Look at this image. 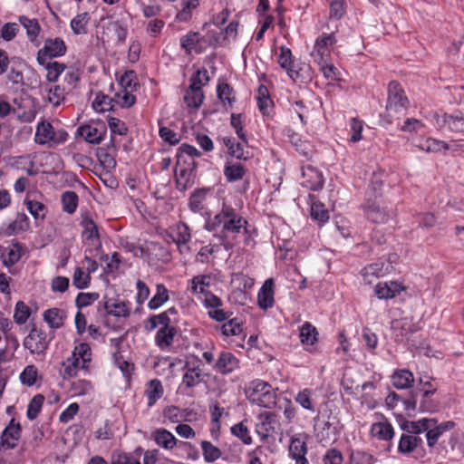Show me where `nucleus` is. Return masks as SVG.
Instances as JSON below:
<instances>
[{
  "label": "nucleus",
  "instance_id": "22",
  "mask_svg": "<svg viewBox=\"0 0 464 464\" xmlns=\"http://www.w3.org/2000/svg\"><path fill=\"white\" fill-rule=\"evenodd\" d=\"M440 122L447 125L451 131L464 135V114L462 112L444 113L440 118H437V123L440 125Z\"/></svg>",
  "mask_w": 464,
  "mask_h": 464
},
{
  "label": "nucleus",
  "instance_id": "47",
  "mask_svg": "<svg viewBox=\"0 0 464 464\" xmlns=\"http://www.w3.org/2000/svg\"><path fill=\"white\" fill-rule=\"evenodd\" d=\"M90 15L87 12L77 14L71 21V28L75 34H82L87 33V24Z\"/></svg>",
  "mask_w": 464,
  "mask_h": 464
},
{
  "label": "nucleus",
  "instance_id": "40",
  "mask_svg": "<svg viewBox=\"0 0 464 464\" xmlns=\"http://www.w3.org/2000/svg\"><path fill=\"white\" fill-rule=\"evenodd\" d=\"M246 169L241 163H228L225 166L224 175L227 181L234 182L243 179Z\"/></svg>",
  "mask_w": 464,
  "mask_h": 464
},
{
  "label": "nucleus",
  "instance_id": "61",
  "mask_svg": "<svg viewBox=\"0 0 464 464\" xmlns=\"http://www.w3.org/2000/svg\"><path fill=\"white\" fill-rule=\"evenodd\" d=\"M198 0H181V11L178 13L177 19L180 22H186L190 17V12L198 5Z\"/></svg>",
  "mask_w": 464,
  "mask_h": 464
},
{
  "label": "nucleus",
  "instance_id": "29",
  "mask_svg": "<svg viewBox=\"0 0 464 464\" xmlns=\"http://www.w3.org/2000/svg\"><path fill=\"white\" fill-rule=\"evenodd\" d=\"M392 382L397 389H409L414 382V376L411 372L402 369L397 370L392 376Z\"/></svg>",
  "mask_w": 464,
  "mask_h": 464
},
{
  "label": "nucleus",
  "instance_id": "9",
  "mask_svg": "<svg viewBox=\"0 0 464 464\" xmlns=\"http://www.w3.org/2000/svg\"><path fill=\"white\" fill-rule=\"evenodd\" d=\"M336 41L334 33H323L319 37H317L311 53L314 62L321 63L324 61V58H328L331 47L336 43Z\"/></svg>",
  "mask_w": 464,
  "mask_h": 464
},
{
  "label": "nucleus",
  "instance_id": "1",
  "mask_svg": "<svg viewBox=\"0 0 464 464\" xmlns=\"http://www.w3.org/2000/svg\"><path fill=\"white\" fill-rule=\"evenodd\" d=\"M247 220L239 215L235 208L223 204L219 213L206 224L208 231L218 232L214 236L219 240L226 250H231L241 236L249 234Z\"/></svg>",
  "mask_w": 464,
  "mask_h": 464
},
{
  "label": "nucleus",
  "instance_id": "14",
  "mask_svg": "<svg viewBox=\"0 0 464 464\" xmlns=\"http://www.w3.org/2000/svg\"><path fill=\"white\" fill-rule=\"evenodd\" d=\"M186 372L182 382L188 388L198 385L202 381L201 361L194 356L192 361H187L184 366Z\"/></svg>",
  "mask_w": 464,
  "mask_h": 464
},
{
  "label": "nucleus",
  "instance_id": "48",
  "mask_svg": "<svg viewBox=\"0 0 464 464\" xmlns=\"http://www.w3.org/2000/svg\"><path fill=\"white\" fill-rule=\"evenodd\" d=\"M71 358L78 359V363H80V360H82V366L84 368L86 366V363L90 362L92 360V352L90 345L86 343H82L79 345L75 346Z\"/></svg>",
  "mask_w": 464,
  "mask_h": 464
},
{
  "label": "nucleus",
  "instance_id": "34",
  "mask_svg": "<svg viewBox=\"0 0 464 464\" xmlns=\"http://www.w3.org/2000/svg\"><path fill=\"white\" fill-rule=\"evenodd\" d=\"M436 388L421 389L419 411L423 412H433L437 411L438 405L430 399L436 392Z\"/></svg>",
  "mask_w": 464,
  "mask_h": 464
},
{
  "label": "nucleus",
  "instance_id": "20",
  "mask_svg": "<svg viewBox=\"0 0 464 464\" xmlns=\"http://www.w3.org/2000/svg\"><path fill=\"white\" fill-rule=\"evenodd\" d=\"M404 290L405 287L397 281H390L377 284L374 293L379 299H392Z\"/></svg>",
  "mask_w": 464,
  "mask_h": 464
},
{
  "label": "nucleus",
  "instance_id": "42",
  "mask_svg": "<svg viewBox=\"0 0 464 464\" xmlns=\"http://www.w3.org/2000/svg\"><path fill=\"white\" fill-rule=\"evenodd\" d=\"M208 193V189L200 188L194 191L188 201L189 208L193 212H201L205 208V200Z\"/></svg>",
  "mask_w": 464,
  "mask_h": 464
},
{
  "label": "nucleus",
  "instance_id": "18",
  "mask_svg": "<svg viewBox=\"0 0 464 464\" xmlns=\"http://www.w3.org/2000/svg\"><path fill=\"white\" fill-rule=\"evenodd\" d=\"M302 175L304 180L303 186L310 190H319L324 186V178L322 172L311 165L304 166L302 168Z\"/></svg>",
  "mask_w": 464,
  "mask_h": 464
},
{
  "label": "nucleus",
  "instance_id": "44",
  "mask_svg": "<svg viewBox=\"0 0 464 464\" xmlns=\"http://www.w3.org/2000/svg\"><path fill=\"white\" fill-rule=\"evenodd\" d=\"M41 65L47 71L46 79L50 82H57L59 76L66 69V65L59 62L45 61V64Z\"/></svg>",
  "mask_w": 464,
  "mask_h": 464
},
{
  "label": "nucleus",
  "instance_id": "38",
  "mask_svg": "<svg viewBox=\"0 0 464 464\" xmlns=\"http://www.w3.org/2000/svg\"><path fill=\"white\" fill-rule=\"evenodd\" d=\"M210 276L198 275L191 279L190 291L194 295H206L209 291L207 288L210 285Z\"/></svg>",
  "mask_w": 464,
  "mask_h": 464
},
{
  "label": "nucleus",
  "instance_id": "3",
  "mask_svg": "<svg viewBox=\"0 0 464 464\" xmlns=\"http://www.w3.org/2000/svg\"><path fill=\"white\" fill-rule=\"evenodd\" d=\"M278 63L293 81H304L312 78L310 65L303 64L297 69L294 63L291 50L285 46L280 47Z\"/></svg>",
  "mask_w": 464,
  "mask_h": 464
},
{
  "label": "nucleus",
  "instance_id": "28",
  "mask_svg": "<svg viewBox=\"0 0 464 464\" xmlns=\"http://www.w3.org/2000/svg\"><path fill=\"white\" fill-rule=\"evenodd\" d=\"M434 424V419L423 418L417 421L405 420L401 424V428L411 435H417L427 430Z\"/></svg>",
  "mask_w": 464,
  "mask_h": 464
},
{
  "label": "nucleus",
  "instance_id": "56",
  "mask_svg": "<svg viewBox=\"0 0 464 464\" xmlns=\"http://www.w3.org/2000/svg\"><path fill=\"white\" fill-rule=\"evenodd\" d=\"M91 283V276L85 273L82 268L76 267L72 276V285L77 289H85L89 287Z\"/></svg>",
  "mask_w": 464,
  "mask_h": 464
},
{
  "label": "nucleus",
  "instance_id": "17",
  "mask_svg": "<svg viewBox=\"0 0 464 464\" xmlns=\"http://www.w3.org/2000/svg\"><path fill=\"white\" fill-rule=\"evenodd\" d=\"M364 208L367 218L374 223H385L391 217V212L379 201L368 199Z\"/></svg>",
  "mask_w": 464,
  "mask_h": 464
},
{
  "label": "nucleus",
  "instance_id": "21",
  "mask_svg": "<svg viewBox=\"0 0 464 464\" xmlns=\"http://www.w3.org/2000/svg\"><path fill=\"white\" fill-rule=\"evenodd\" d=\"M454 427V421L448 420L440 424H437V420L434 419V424L430 425L426 432L428 446L430 448L434 447L442 434L448 430H452Z\"/></svg>",
  "mask_w": 464,
  "mask_h": 464
},
{
  "label": "nucleus",
  "instance_id": "12",
  "mask_svg": "<svg viewBox=\"0 0 464 464\" xmlns=\"http://www.w3.org/2000/svg\"><path fill=\"white\" fill-rule=\"evenodd\" d=\"M168 237L178 246V248L181 253L184 251V249H189L187 244L191 239V234L190 229L187 224L179 222L175 226L171 227L168 233Z\"/></svg>",
  "mask_w": 464,
  "mask_h": 464
},
{
  "label": "nucleus",
  "instance_id": "55",
  "mask_svg": "<svg viewBox=\"0 0 464 464\" xmlns=\"http://www.w3.org/2000/svg\"><path fill=\"white\" fill-rule=\"evenodd\" d=\"M114 98H110L109 96L98 93L92 102V107L96 111L103 112L112 110L113 108Z\"/></svg>",
  "mask_w": 464,
  "mask_h": 464
},
{
  "label": "nucleus",
  "instance_id": "26",
  "mask_svg": "<svg viewBox=\"0 0 464 464\" xmlns=\"http://www.w3.org/2000/svg\"><path fill=\"white\" fill-rule=\"evenodd\" d=\"M43 317L44 322L52 329H59L63 325V322L66 318V313L60 308L54 307L44 311Z\"/></svg>",
  "mask_w": 464,
  "mask_h": 464
},
{
  "label": "nucleus",
  "instance_id": "13",
  "mask_svg": "<svg viewBox=\"0 0 464 464\" xmlns=\"http://www.w3.org/2000/svg\"><path fill=\"white\" fill-rule=\"evenodd\" d=\"M210 44L209 41L197 32H188L180 38V46L188 54H190L192 51L200 53L205 50L206 45Z\"/></svg>",
  "mask_w": 464,
  "mask_h": 464
},
{
  "label": "nucleus",
  "instance_id": "8",
  "mask_svg": "<svg viewBox=\"0 0 464 464\" xmlns=\"http://www.w3.org/2000/svg\"><path fill=\"white\" fill-rule=\"evenodd\" d=\"M66 51V44L62 38H48L44 41V47L38 51L36 59L39 64H45L48 59L61 57Z\"/></svg>",
  "mask_w": 464,
  "mask_h": 464
},
{
  "label": "nucleus",
  "instance_id": "32",
  "mask_svg": "<svg viewBox=\"0 0 464 464\" xmlns=\"http://www.w3.org/2000/svg\"><path fill=\"white\" fill-rule=\"evenodd\" d=\"M183 100L187 107L198 110L203 102L204 93L202 90H198L189 86L185 92Z\"/></svg>",
  "mask_w": 464,
  "mask_h": 464
},
{
  "label": "nucleus",
  "instance_id": "49",
  "mask_svg": "<svg viewBox=\"0 0 464 464\" xmlns=\"http://www.w3.org/2000/svg\"><path fill=\"white\" fill-rule=\"evenodd\" d=\"M218 97L223 102L224 105L227 103L229 107H232L236 102V98L233 95V88L226 82L219 83L217 88Z\"/></svg>",
  "mask_w": 464,
  "mask_h": 464
},
{
  "label": "nucleus",
  "instance_id": "41",
  "mask_svg": "<svg viewBox=\"0 0 464 464\" xmlns=\"http://www.w3.org/2000/svg\"><path fill=\"white\" fill-rule=\"evenodd\" d=\"M61 201L63 210L68 214H73L77 209L79 198L76 192L67 190L62 194Z\"/></svg>",
  "mask_w": 464,
  "mask_h": 464
},
{
  "label": "nucleus",
  "instance_id": "59",
  "mask_svg": "<svg viewBox=\"0 0 464 464\" xmlns=\"http://www.w3.org/2000/svg\"><path fill=\"white\" fill-rule=\"evenodd\" d=\"M209 82V76L207 69H198L190 78V87L202 90V86L207 85Z\"/></svg>",
  "mask_w": 464,
  "mask_h": 464
},
{
  "label": "nucleus",
  "instance_id": "5",
  "mask_svg": "<svg viewBox=\"0 0 464 464\" xmlns=\"http://www.w3.org/2000/svg\"><path fill=\"white\" fill-rule=\"evenodd\" d=\"M81 226L83 228L82 237L87 246L85 252L89 251L92 254V251H99L102 248V242L98 227L87 213L82 214Z\"/></svg>",
  "mask_w": 464,
  "mask_h": 464
},
{
  "label": "nucleus",
  "instance_id": "30",
  "mask_svg": "<svg viewBox=\"0 0 464 464\" xmlns=\"http://www.w3.org/2000/svg\"><path fill=\"white\" fill-rule=\"evenodd\" d=\"M176 333L175 327H160L156 334V344L161 350L169 348L173 343Z\"/></svg>",
  "mask_w": 464,
  "mask_h": 464
},
{
  "label": "nucleus",
  "instance_id": "19",
  "mask_svg": "<svg viewBox=\"0 0 464 464\" xmlns=\"http://www.w3.org/2000/svg\"><path fill=\"white\" fill-rule=\"evenodd\" d=\"M155 442L165 450H172L174 447L190 446L188 442L178 440L175 436L166 429H158L153 433Z\"/></svg>",
  "mask_w": 464,
  "mask_h": 464
},
{
  "label": "nucleus",
  "instance_id": "45",
  "mask_svg": "<svg viewBox=\"0 0 464 464\" xmlns=\"http://www.w3.org/2000/svg\"><path fill=\"white\" fill-rule=\"evenodd\" d=\"M19 21L26 29L29 40L31 42H34L41 32V26L37 19H30L26 16H21Z\"/></svg>",
  "mask_w": 464,
  "mask_h": 464
},
{
  "label": "nucleus",
  "instance_id": "60",
  "mask_svg": "<svg viewBox=\"0 0 464 464\" xmlns=\"http://www.w3.org/2000/svg\"><path fill=\"white\" fill-rule=\"evenodd\" d=\"M311 217L320 223H324L329 219V212L324 204L319 201H314L311 205Z\"/></svg>",
  "mask_w": 464,
  "mask_h": 464
},
{
  "label": "nucleus",
  "instance_id": "33",
  "mask_svg": "<svg viewBox=\"0 0 464 464\" xmlns=\"http://www.w3.org/2000/svg\"><path fill=\"white\" fill-rule=\"evenodd\" d=\"M392 329L394 330L396 339L399 341H403L409 334L416 331L415 325L407 318L395 321L392 324Z\"/></svg>",
  "mask_w": 464,
  "mask_h": 464
},
{
  "label": "nucleus",
  "instance_id": "7",
  "mask_svg": "<svg viewBox=\"0 0 464 464\" xmlns=\"http://www.w3.org/2000/svg\"><path fill=\"white\" fill-rule=\"evenodd\" d=\"M409 106V100L404 94V91L399 82L392 81L388 85V101L386 105L387 111L400 112Z\"/></svg>",
  "mask_w": 464,
  "mask_h": 464
},
{
  "label": "nucleus",
  "instance_id": "50",
  "mask_svg": "<svg viewBox=\"0 0 464 464\" xmlns=\"http://www.w3.org/2000/svg\"><path fill=\"white\" fill-rule=\"evenodd\" d=\"M419 149L426 152H439L441 150H450L451 147L445 141L435 139H427L423 143L418 145Z\"/></svg>",
  "mask_w": 464,
  "mask_h": 464
},
{
  "label": "nucleus",
  "instance_id": "54",
  "mask_svg": "<svg viewBox=\"0 0 464 464\" xmlns=\"http://www.w3.org/2000/svg\"><path fill=\"white\" fill-rule=\"evenodd\" d=\"M44 401V397L42 394H37L32 398L28 406L26 416L29 420H34L37 418L40 413Z\"/></svg>",
  "mask_w": 464,
  "mask_h": 464
},
{
  "label": "nucleus",
  "instance_id": "11",
  "mask_svg": "<svg viewBox=\"0 0 464 464\" xmlns=\"http://www.w3.org/2000/svg\"><path fill=\"white\" fill-rule=\"evenodd\" d=\"M239 367V360L231 352L227 351L221 352L213 364V370L222 375L230 374Z\"/></svg>",
  "mask_w": 464,
  "mask_h": 464
},
{
  "label": "nucleus",
  "instance_id": "52",
  "mask_svg": "<svg viewBox=\"0 0 464 464\" xmlns=\"http://www.w3.org/2000/svg\"><path fill=\"white\" fill-rule=\"evenodd\" d=\"M221 332L227 337L239 335L243 332L242 322L238 318L229 319L221 325Z\"/></svg>",
  "mask_w": 464,
  "mask_h": 464
},
{
  "label": "nucleus",
  "instance_id": "35",
  "mask_svg": "<svg viewBox=\"0 0 464 464\" xmlns=\"http://www.w3.org/2000/svg\"><path fill=\"white\" fill-rule=\"evenodd\" d=\"M23 246L20 243H14L11 247L5 249L2 255L3 264L5 266H12L16 264L22 256Z\"/></svg>",
  "mask_w": 464,
  "mask_h": 464
},
{
  "label": "nucleus",
  "instance_id": "64",
  "mask_svg": "<svg viewBox=\"0 0 464 464\" xmlns=\"http://www.w3.org/2000/svg\"><path fill=\"white\" fill-rule=\"evenodd\" d=\"M66 91L64 87L55 85L49 89L48 100L54 106H58L64 100Z\"/></svg>",
  "mask_w": 464,
  "mask_h": 464
},
{
  "label": "nucleus",
  "instance_id": "16",
  "mask_svg": "<svg viewBox=\"0 0 464 464\" xmlns=\"http://www.w3.org/2000/svg\"><path fill=\"white\" fill-rule=\"evenodd\" d=\"M21 433L22 428L20 423L12 419L1 434L3 448L6 450L14 449L18 444Z\"/></svg>",
  "mask_w": 464,
  "mask_h": 464
},
{
  "label": "nucleus",
  "instance_id": "43",
  "mask_svg": "<svg viewBox=\"0 0 464 464\" xmlns=\"http://www.w3.org/2000/svg\"><path fill=\"white\" fill-rule=\"evenodd\" d=\"M317 335L316 328L308 322L300 328V341L303 344L313 345L317 341Z\"/></svg>",
  "mask_w": 464,
  "mask_h": 464
},
{
  "label": "nucleus",
  "instance_id": "37",
  "mask_svg": "<svg viewBox=\"0 0 464 464\" xmlns=\"http://www.w3.org/2000/svg\"><path fill=\"white\" fill-rule=\"evenodd\" d=\"M169 291L163 284L156 285V294L149 301L148 307L150 310H156L169 300Z\"/></svg>",
  "mask_w": 464,
  "mask_h": 464
},
{
  "label": "nucleus",
  "instance_id": "62",
  "mask_svg": "<svg viewBox=\"0 0 464 464\" xmlns=\"http://www.w3.org/2000/svg\"><path fill=\"white\" fill-rule=\"evenodd\" d=\"M163 417L172 423H179L186 420L184 411L177 406H169L163 410Z\"/></svg>",
  "mask_w": 464,
  "mask_h": 464
},
{
  "label": "nucleus",
  "instance_id": "23",
  "mask_svg": "<svg viewBox=\"0 0 464 464\" xmlns=\"http://www.w3.org/2000/svg\"><path fill=\"white\" fill-rule=\"evenodd\" d=\"M258 305L262 309H268L274 305V281L267 279L265 281L257 295Z\"/></svg>",
  "mask_w": 464,
  "mask_h": 464
},
{
  "label": "nucleus",
  "instance_id": "57",
  "mask_svg": "<svg viewBox=\"0 0 464 464\" xmlns=\"http://www.w3.org/2000/svg\"><path fill=\"white\" fill-rule=\"evenodd\" d=\"M131 92H132L128 89L118 92L114 95L115 103L121 107H131L136 102V98Z\"/></svg>",
  "mask_w": 464,
  "mask_h": 464
},
{
  "label": "nucleus",
  "instance_id": "58",
  "mask_svg": "<svg viewBox=\"0 0 464 464\" xmlns=\"http://www.w3.org/2000/svg\"><path fill=\"white\" fill-rule=\"evenodd\" d=\"M314 392L310 389H304L298 392L295 397V401L299 403L304 409L314 411V404L313 401Z\"/></svg>",
  "mask_w": 464,
  "mask_h": 464
},
{
  "label": "nucleus",
  "instance_id": "53",
  "mask_svg": "<svg viewBox=\"0 0 464 464\" xmlns=\"http://www.w3.org/2000/svg\"><path fill=\"white\" fill-rule=\"evenodd\" d=\"M30 307L23 301H18L14 307V320L17 324H24L26 323L31 315Z\"/></svg>",
  "mask_w": 464,
  "mask_h": 464
},
{
  "label": "nucleus",
  "instance_id": "51",
  "mask_svg": "<svg viewBox=\"0 0 464 464\" xmlns=\"http://www.w3.org/2000/svg\"><path fill=\"white\" fill-rule=\"evenodd\" d=\"M383 263H374L364 267L362 270L364 282L371 284L372 278L382 276L383 275Z\"/></svg>",
  "mask_w": 464,
  "mask_h": 464
},
{
  "label": "nucleus",
  "instance_id": "24",
  "mask_svg": "<svg viewBox=\"0 0 464 464\" xmlns=\"http://www.w3.org/2000/svg\"><path fill=\"white\" fill-rule=\"evenodd\" d=\"M307 447L305 441L300 438H293L289 446V455L295 460V464H309L305 455Z\"/></svg>",
  "mask_w": 464,
  "mask_h": 464
},
{
  "label": "nucleus",
  "instance_id": "6",
  "mask_svg": "<svg viewBox=\"0 0 464 464\" xmlns=\"http://www.w3.org/2000/svg\"><path fill=\"white\" fill-rule=\"evenodd\" d=\"M50 340L43 329H38L35 325L30 330V333L24 339V347L30 351L32 354L44 356L48 349Z\"/></svg>",
  "mask_w": 464,
  "mask_h": 464
},
{
  "label": "nucleus",
  "instance_id": "4",
  "mask_svg": "<svg viewBox=\"0 0 464 464\" xmlns=\"http://www.w3.org/2000/svg\"><path fill=\"white\" fill-rule=\"evenodd\" d=\"M195 161H188L184 155L177 157L175 166V179L177 188L186 190L193 183Z\"/></svg>",
  "mask_w": 464,
  "mask_h": 464
},
{
  "label": "nucleus",
  "instance_id": "15",
  "mask_svg": "<svg viewBox=\"0 0 464 464\" xmlns=\"http://www.w3.org/2000/svg\"><path fill=\"white\" fill-rule=\"evenodd\" d=\"M106 130L107 129L104 123L92 122L91 124L81 126L78 129V133L87 142L98 144L102 140L104 134L106 133Z\"/></svg>",
  "mask_w": 464,
  "mask_h": 464
},
{
  "label": "nucleus",
  "instance_id": "25",
  "mask_svg": "<svg viewBox=\"0 0 464 464\" xmlns=\"http://www.w3.org/2000/svg\"><path fill=\"white\" fill-rule=\"evenodd\" d=\"M107 314L116 317H129L130 314V307L129 302L120 299H110L104 304Z\"/></svg>",
  "mask_w": 464,
  "mask_h": 464
},
{
  "label": "nucleus",
  "instance_id": "46",
  "mask_svg": "<svg viewBox=\"0 0 464 464\" xmlns=\"http://www.w3.org/2000/svg\"><path fill=\"white\" fill-rule=\"evenodd\" d=\"M200 445L202 449L203 457L206 462H214L221 457V450L218 447L213 445L210 441L202 440Z\"/></svg>",
  "mask_w": 464,
  "mask_h": 464
},
{
  "label": "nucleus",
  "instance_id": "63",
  "mask_svg": "<svg viewBox=\"0 0 464 464\" xmlns=\"http://www.w3.org/2000/svg\"><path fill=\"white\" fill-rule=\"evenodd\" d=\"M38 372L34 365H28L20 374V380L23 384L33 386L36 382Z\"/></svg>",
  "mask_w": 464,
  "mask_h": 464
},
{
  "label": "nucleus",
  "instance_id": "39",
  "mask_svg": "<svg viewBox=\"0 0 464 464\" xmlns=\"http://www.w3.org/2000/svg\"><path fill=\"white\" fill-rule=\"evenodd\" d=\"M287 137L291 144L300 154L306 157L309 155L311 152V145L308 141L303 140L298 133H295L291 130H287Z\"/></svg>",
  "mask_w": 464,
  "mask_h": 464
},
{
  "label": "nucleus",
  "instance_id": "10",
  "mask_svg": "<svg viewBox=\"0 0 464 464\" xmlns=\"http://www.w3.org/2000/svg\"><path fill=\"white\" fill-rule=\"evenodd\" d=\"M66 138V132H55L51 123L43 121L39 123L36 128L34 140L38 144H45L50 141H53L55 143L63 142Z\"/></svg>",
  "mask_w": 464,
  "mask_h": 464
},
{
  "label": "nucleus",
  "instance_id": "31",
  "mask_svg": "<svg viewBox=\"0 0 464 464\" xmlns=\"http://www.w3.org/2000/svg\"><path fill=\"white\" fill-rule=\"evenodd\" d=\"M421 443L422 440L418 436L402 434L399 441L398 450L401 454H409Z\"/></svg>",
  "mask_w": 464,
  "mask_h": 464
},
{
  "label": "nucleus",
  "instance_id": "27",
  "mask_svg": "<svg viewBox=\"0 0 464 464\" xmlns=\"http://www.w3.org/2000/svg\"><path fill=\"white\" fill-rule=\"evenodd\" d=\"M164 393V389L161 382L158 379H153L147 383L145 395L148 399V407L150 408L155 405Z\"/></svg>",
  "mask_w": 464,
  "mask_h": 464
},
{
  "label": "nucleus",
  "instance_id": "2",
  "mask_svg": "<svg viewBox=\"0 0 464 464\" xmlns=\"http://www.w3.org/2000/svg\"><path fill=\"white\" fill-rule=\"evenodd\" d=\"M246 397L251 403L264 408H272L277 405V396L273 387L261 380L250 382L246 391Z\"/></svg>",
  "mask_w": 464,
  "mask_h": 464
},
{
  "label": "nucleus",
  "instance_id": "36",
  "mask_svg": "<svg viewBox=\"0 0 464 464\" xmlns=\"http://www.w3.org/2000/svg\"><path fill=\"white\" fill-rule=\"evenodd\" d=\"M371 433L372 436L383 440H389L394 435L392 424L387 421L373 423L371 428Z\"/></svg>",
  "mask_w": 464,
  "mask_h": 464
}]
</instances>
